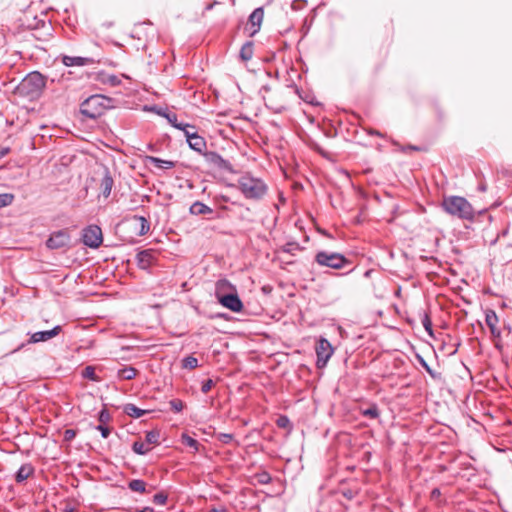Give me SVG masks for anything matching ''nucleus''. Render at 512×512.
<instances>
[{
  "instance_id": "53",
  "label": "nucleus",
  "mask_w": 512,
  "mask_h": 512,
  "mask_svg": "<svg viewBox=\"0 0 512 512\" xmlns=\"http://www.w3.org/2000/svg\"><path fill=\"white\" fill-rule=\"evenodd\" d=\"M342 494L347 499H352L354 497V493L352 490L343 491Z\"/></svg>"
},
{
  "instance_id": "20",
  "label": "nucleus",
  "mask_w": 512,
  "mask_h": 512,
  "mask_svg": "<svg viewBox=\"0 0 512 512\" xmlns=\"http://www.w3.org/2000/svg\"><path fill=\"white\" fill-rule=\"evenodd\" d=\"M34 466L31 463H25L21 465V467L18 469V471L15 474V481L17 483H23L26 481L30 476L34 474Z\"/></svg>"
},
{
  "instance_id": "7",
  "label": "nucleus",
  "mask_w": 512,
  "mask_h": 512,
  "mask_svg": "<svg viewBox=\"0 0 512 512\" xmlns=\"http://www.w3.org/2000/svg\"><path fill=\"white\" fill-rule=\"evenodd\" d=\"M204 160L208 166L219 171L234 173L232 164L224 159L219 153L215 151H205L203 154Z\"/></svg>"
},
{
  "instance_id": "11",
  "label": "nucleus",
  "mask_w": 512,
  "mask_h": 512,
  "mask_svg": "<svg viewBox=\"0 0 512 512\" xmlns=\"http://www.w3.org/2000/svg\"><path fill=\"white\" fill-rule=\"evenodd\" d=\"M218 302L232 312L238 313L243 309V303L237 294V290L232 294L223 295Z\"/></svg>"
},
{
  "instance_id": "31",
  "label": "nucleus",
  "mask_w": 512,
  "mask_h": 512,
  "mask_svg": "<svg viewBox=\"0 0 512 512\" xmlns=\"http://www.w3.org/2000/svg\"><path fill=\"white\" fill-rule=\"evenodd\" d=\"M198 359L194 356H186L182 359V368L184 369H195L198 367Z\"/></svg>"
},
{
  "instance_id": "44",
  "label": "nucleus",
  "mask_w": 512,
  "mask_h": 512,
  "mask_svg": "<svg viewBox=\"0 0 512 512\" xmlns=\"http://www.w3.org/2000/svg\"><path fill=\"white\" fill-rule=\"evenodd\" d=\"M96 429H97L98 431H100L101 436H102L103 438H108V437H109V435H110V433H111V430H110V428H109L107 425H98V426L96 427Z\"/></svg>"
},
{
  "instance_id": "34",
  "label": "nucleus",
  "mask_w": 512,
  "mask_h": 512,
  "mask_svg": "<svg viewBox=\"0 0 512 512\" xmlns=\"http://www.w3.org/2000/svg\"><path fill=\"white\" fill-rule=\"evenodd\" d=\"M362 415L371 419H376L380 416L378 406L376 404L370 405L367 409L362 410Z\"/></svg>"
},
{
  "instance_id": "56",
  "label": "nucleus",
  "mask_w": 512,
  "mask_h": 512,
  "mask_svg": "<svg viewBox=\"0 0 512 512\" xmlns=\"http://www.w3.org/2000/svg\"><path fill=\"white\" fill-rule=\"evenodd\" d=\"M135 512H154V509L151 507H144L143 509L136 510Z\"/></svg>"
},
{
  "instance_id": "48",
  "label": "nucleus",
  "mask_w": 512,
  "mask_h": 512,
  "mask_svg": "<svg viewBox=\"0 0 512 512\" xmlns=\"http://www.w3.org/2000/svg\"><path fill=\"white\" fill-rule=\"evenodd\" d=\"M298 244L295 243H287L284 247L285 252H291L293 249H298Z\"/></svg>"
},
{
  "instance_id": "61",
  "label": "nucleus",
  "mask_w": 512,
  "mask_h": 512,
  "mask_svg": "<svg viewBox=\"0 0 512 512\" xmlns=\"http://www.w3.org/2000/svg\"><path fill=\"white\" fill-rule=\"evenodd\" d=\"M111 81H112V83H115V81H116V77H115V76H113V77L111 78Z\"/></svg>"
},
{
  "instance_id": "58",
  "label": "nucleus",
  "mask_w": 512,
  "mask_h": 512,
  "mask_svg": "<svg viewBox=\"0 0 512 512\" xmlns=\"http://www.w3.org/2000/svg\"><path fill=\"white\" fill-rule=\"evenodd\" d=\"M287 90H291L293 91L294 93H297L298 92V89L295 85H290V86H287L286 87Z\"/></svg>"
},
{
  "instance_id": "33",
  "label": "nucleus",
  "mask_w": 512,
  "mask_h": 512,
  "mask_svg": "<svg viewBox=\"0 0 512 512\" xmlns=\"http://www.w3.org/2000/svg\"><path fill=\"white\" fill-rule=\"evenodd\" d=\"M181 441H182V444H184L185 446L190 447V448L194 449L195 451H198L200 444L196 439L192 438L191 436H189L187 434H183L181 437Z\"/></svg>"
},
{
  "instance_id": "60",
  "label": "nucleus",
  "mask_w": 512,
  "mask_h": 512,
  "mask_svg": "<svg viewBox=\"0 0 512 512\" xmlns=\"http://www.w3.org/2000/svg\"><path fill=\"white\" fill-rule=\"evenodd\" d=\"M373 272V270H367L365 273H364V276L365 277H370L371 273Z\"/></svg>"
},
{
  "instance_id": "55",
  "label": "nucleus",
  "mask_w": 512,
  "mask_h": 512,
  "mask_svg": "<svg viewBox=\"0 0 512 512\" xmlns=\"http://www.w3.org/2000/svg\"><path fill=\"white\" fill-rule=\"evenodd\" d=\"M355 268H356V267H353V268H351L350 270H348V271H347V272H345V273H335L334 275H336V276H344V275H348V274L352 273V272L355 270Z\"/></svg>"
},
{
  "instance_id": "30",
  "label": "nucleus",
  "mask_w": 512,
  "mask_h": 512,
  "mask_svg": "<svg viewBox=\"0 0 512 512\" xmlns=\"http://www.w3.org/2000/svg\"><path fill=\"white\" fill-rule=\"evenodd\" d=\"M160 433L157 430H151L145 434V443L149 445H156L159 443Z\"/></svg>"
},
{
  "instance_id": "13",
  "label": "nucleus",
  "mask_w": 512,
  "mask_h": 512,
  "mask_svg": "<svg viewBox=\"0 0 512 512\" xmlns=\"http://www.w3.org/2000/svg\"><path fill=\"white\" fill-rule=\"evenodd\" d=\"M62 331V327L60 325H56L51 330L46 331H38L33 333L28 340V343H38L45 342L53 337L57 336Z\"/></svg>"
},
{
  "instance_id": "51",
  "label": "nucleus",
  "mask_w": 512,
  "mask_h": 512,
  "mask_svg": "<svg viewBox=\"0 0 512 512\" xmlns=\"http://www.w3.org/2000/svg\"><path fill=\"white\" fill-rule=\"evenodd\" d=\"M10 152L9 147H2L0 148V159L5 157Z\"/></svg>"
},
{
  "instance_id": "24",
  "label": "nucleus",
  "mask_w": 512,
  "mask_h": 512,
  "mask_svg": "<svg viewBox=\"0 0 512 512\" xmlns=\"http://www.w3.org/2000/svg\"><path fill=\"white\" fill-rule=\"evenodd\" d=\"M123 411L126 415L136 419L148 413L147 410L140 409L132 403L125 404L123 407Z\"/></svg>"
},
{
  "instance_id": "41",
  "label": "nucleus",
  "mask_w": 512,
  "mask_h": 512,
  "mask_svg": "<svg viewBox=\"0 0 512 512\" xmlns=\"http://www.w3.org/2000/svg\"><path fill=\"white\" fill-rule=\"evenodd\" d=\"M169 404L175 413L181 412L184 408V403L180 399H172Z\"/></svg>"
},
{
  "instance_id": "26",
  "label": "nucleus",
  "mask_w": 512,
  "mask_h": 512,
  "mask_svg": "<svg viewBox=\"0 0 512 512\" xmlns=\"http://www.w3.org/2000/svg\"><path fill=\"white\" fill-rule=\"evenodd\" d=\"M138 374V370L132 366H125L118 370L117 376L121 380H132Z\"/></svg>"
},
{
  "instance_id": "16",
  "label": "nucleus",
  "mask_w": 512,
  "mask_h": 512,
  "mask_svg": "<svg viewBox=\"0 0 512 512\" xmlns=\"http://www.w3.org/2000/svg\"><path fill=\"white\" fill-rule=\"evenodd\" d=\"M190 149L203 154L206 151L207 143L204 137L200 136L198 132L189 134L186 140Z\"/></svg>"
},
{
  "instance_id": "32",
  "label": "nucleus",
  "mask_w": 512,
  "mask_h": 512,
  "mask_svg": "<svg viewBox=\"0 0 512 512\" xmlns=\"http://www.w3.org/2000/svg\"><path fill=\"white\" fill-rule=\"evenodd\" d=\"M81 374H82L83 378H86V379H89V380H92V381H95V382L100 381V378L96 375L95 368L93 366H86L82 370Z\"/></svg>"
},
{
  "instance_id": "42",
  "label": "nucleus",
  "mask_w": 512,
  "mask_h": 512,
  "mask_svg": "<svg viewBox=\"0 0 512 512\" xmlns=\"http://www.w3.org/2000/svg\"><path fill=\"white\" fill-rule=\"evenodd\" d=\"M217 439L223 444H229L233 440V434L220 433L217 435Z\"/></svg>"
},
{
  "instance_id": "35",
  "label": "nucleus",
  "mask_w": 512,
  "mask_h": 512,
  "mask_svg": "<svg viewBox=\"0 0 512 512\" xmlns=\"http://www.w3.org/2000/svg\"><path fill=\"white\" fill-rule=\"evenodd\" d=\"M178 130L182 131L184 133V136L186 137V140L188 139L189 134H194L197 132V128L195 125L183 122L179 126Z\"/></svg>"
},
{
  "instance_id": "37",
  "label": "nucleus",
  "mask_w": 512,
  "mask_h": 512,
  "mask_svg": "<svg viewBox=\"0 0 512 512\" xmlns=\"http://www.w3.org/2000/svg\"><path fill=\"white\" fill-rule=\"evenodd\" d=\"M14 200V195L10 193H2L0 194V208L7 207L12 204Z\"/></svg>"
},
{
  "instance_id": "25",
  "label": "nucleus",
  "mask_w": 512,
  "mask_h": 512,
  "mask_svg": "<svg viewBox=\"0 0 512 512\" xmlns=\"http://www.w3.org/2000/svg\"><path fill=\"white\" fill-rule=\"evenodd\" d=\"M254 53V44L252 41H247L240 49L239 57L242 61L247 62L252 59Z\"/></svg>"
},
{
  "instance_id": "1",
  "label": "nucleus",
  "mask_w": 512,
  "mask_h": 512,
  "mask_svg": "<svg viewBox=\"0 0 512 512\" xmlns=\"http://www.w3.org/2000/svg\"><path fill=\"white\" fill-rule=\"evenodd\" d=\"M442 209L450 216L464 221H475L477 216L486 213V210L476 212L472 204L462 196H445L441 202Z\"/></svg>"
},
{
  "instance_id": "50",
  "label": "nucleus",
  "mask_w": 512,
  "mask_h": 512,
  "mask_svg": "<svg viewBox=\"0 0 512 512\" xmlns=\"http://www.w3.org/2000/svg\"><path fill=\"white\" fill-rule=\"evenodd\" d=\"M209 512H227L225 506L212 507Z\"/></svg>"
},
{
  "instance_id": "18",
  "label": "nucleus",
  "mask_w": 512,
  "mask_h": 512,
  "mask_svg": "<svg viewBox=\"0 0 512 512\" xmlns=\"http://www.w3.org/2000/svg\"><path fill=\"white\" fill-rule=\"evenodd\" d=\"M236 287L227 279H219L215 284V297L218 301L223 295L232 294Z\"/></svg>"
},
{
  "instance_id": "38",
  "label": "nucleus",
  "mask_w": 512,
  "mask_h": 512,
  "mask_svg": "<svg viewBox=\"0 0 512 512\" xmlns=\"http://www.w3.org/2000/svg\"><path fill=\"white\" fill-rule=\"evenodd\" d=\"M422 325L425 328L426 332L430 336H433L432 321H431L430 316L427 313H425L423 318H422Z\"/></svg>"
},
{
  "instance_id": "52",
  "label": "nucleus",
  "mask_w": 512,
  "mask_h": 512,
  "mask_svg": "<svg viewBox=\"0 0 512 512\" xmlns=\"http://www.w3.org/2000/svg\"><path fill=\"white\" fill-rule=\"evenodd\" d=\"M367 132L369 135L383 137V134L380 131L375 130V129H369Z\"/></svg>"
},
{
  "instance_id": "23",
  "label": "nucleus",
  "mask_w": 512,
  "mask_h": 512,
  "mask_svg": "<svg viewBox=\"0 0 512 512\" xmlns=\"http://www.w3.org/2000/svg\"><path fill=\"white\" fill-rule=\"evenodd\" d=\"M147 159L151 164H153L155 167L160 168V169L168 170V169L174 168L176 165V162H174V161L163 160L161 158L154 157V156H148Z\"/></svg>"
},
{
  "instance_id": "57",
  "label": "nucleus",
  "mask_w": 512,
  "mask_h": 512,
  "mask_svg": "<svg viewBox=\"0 0 512 512\" xmlns=\"http://www.w3.org/2000/svg\"><path fill=\"white\" fill-rule=\"evenodd\" d=\"M404 150H413V151H420L421 148L418 147V146H413V145H409L407 148H405Z\"/></svg>"
},
{
  "instance_id": "28",
  "label": "nucleus",
  "mask_w": 512,
  "mask_h": 512,
  "mask_svg": "<svg viewBox=\"0 0 512 512\" xmlns=\"http://www.w3.org/2000/svg\"><path fill=\"white\" fill-rule=\"evenodd\" d=\"M132 450L138 455H145L151 450V448L145 442L135 441L132 444Z\"/></svg>"
},
{
  "instance_id": "59",
  "label": "nucleus",
  "mask_w": 512,
  "mask_h": 512,
  "mask_svg": "<svg viewBox=\"0 0 512 512\" xmlns=\"http://www.w3.org/2000/svg\"><path fill=\"white\" fill-rule=\"evenodd\" d=\"M25 346L24 343L20 344L17 348H15L11 353H16L18 351H20L23 347Z\"/></svg>"
},
{
  "instance_id": "36",
  "label": "nucleus",
  "mask_w": 512,
  "mask_h": 512,
  "mask_svg": "<svg viewBox=\"0 0 512 512\" xmlns=\"http://www.w3.org/2000/svg\"><path fill=\"white\" fill-rule=\"evenodd\" d=\"M162 115L167 119L168 123L176 129H178L182 123V121L178 120V117L174 112H165Z\"/></svg>"
},
{
  "instance_id": "6",
  "label": "nucleus",
  "mask_w": 512,
  "mask_h": 512,
  "mask_svg": "<svg viewBox=\"0 0 512 512\" xmlns=\"http://www.w3.org/2000/svg\"><path fill=\"white\" fill-rule=\"evenodd\" d=\"M81 239L85 246L92 249H97L103 243L102 230L98 225H88L82 230Z\"/></svg>"
},
{
  "instance_id": "10",
  "label": "nucleus",
  "mask_w": 512,
  "mask_h": 512,
  "mask_svg": "<svg viewBox=\"0 0 512 512\" xmlns=\"http://www.w3.org/2000/svg\"><path fill=\"white\" fill-rule=\"evenodd\" d=\"M263 17L264 9L262 7L254 9L250 14L246 28L249 31L250 36H254L260 30Z\"/></svg>"
},
{
  "instance_id": "3",
  "label": "nucleus",
  "mask_w": 512,
  "mask_h": 512,
  "mask_svg": "<svg viewBox=\"0 0 512 512\" xmlns=\"http://www.w3.org/2000/svg\"><path fill=\"white\" fill-rule=\"evenodd\" d=\"M112 99L101 94L88 97L80 105V112L87 118L96 119L112 108Z\"/></svg>"
},
{
  "instance_id": "27",
  "label": "nucleus",
  "mask_w": 512,
  "mask_h": 512,
  "mask_svg": "<svg viewBox=\"0 0 512 512\" xmlns=\"http://www.w3.org/2000/svg\"><path fill=\"white\" fill-rule=\"evenodd\" d=\"M146 486V482L141 479H133L128 483L129 489L133 492L145 493Z\"/></svg>"
},
{
  "instance_id": "5",
  "label": "nucleus",
  "mask_w": 512,
  "mask_h": 512,
  "mask_svg": "<svg viewBox=\"0 0 512 512\" xmlns=\"http://www.w3.org/2000/svg\"><path fill=\"white\" fill-rule=\"evenodd\" d=\"M46 86V77L38 71L25 76L19 85L22 94L30 97L39 96Z\"/></svg>"
},
{
  "instance_id": "43",
  "label": "nucleus",
  "mask_w": 512,
  "mask_h": 512,
  "mask_svg": "<svg viewBox=\"0 0 512 512\" xmlns=\"http://www.w3.org/2000/svg\"><path fill=\"white\" fill-rule=\"evenodd\" d=\"M214 386V381L212 379H207L202 382L201 391L202 393H208L211 388Z\"/></svg>"
},
{
  "instance_id": "45",
  "label": "nucleus",
  "mask_w": 512,
  "mask_h": 512,
  "mask_svg": "<svg viewBox=\"0 0 512 512\" xmlns=\"http://www.w3.org/2000/svg\"><path fill=\"white\" fill-rule=\"evenodd\" d=\"M289 424H290V420L288 419L287 416H280L277 419V425L280 428H286L287 426H289Z\"/></svg>"
},
{
  "instance_id": "54",
  "label": "nucleus",
  "mask_w": 512,
  "mask_h": 512,
  "mask_svg": "<svg viewBox=\"0 0 512 512\" xmlns=\"http://www.w3.org/2000/svg\"><path fill=\"white\" fill-rule=\"evenodd\" d=\"M216 200L217 201H223V202H229L230 201L229 197L226 196V195H219V196L216 197Z\"/></svg>"
},
{
  "instance_id": "19",
  "label": "nucleus",
  "mask_w": 512,
  "mask_h": 512,
  "mask_svg": "<svg viewBox=\"0 0 512 512\" xmlns=\"http://www.w3.org/2000/svg\"><path fill=\"white\" fill-rule=\"evenodd\" d=\"M113 185H114V180H113L110 172L108 171V169H106L105 173L100 181V186H99L100 194L104 198H108L111 194Z\"/></svg>"
},
{
  "instance_id": "15",
  "label": "nucleus",
  "mask_w": 512,
  "mask_h": 512,
  "mask_svg": "<svg viewBox=\"0 0 512 512\" xmlns=\"http://www.w3.org/2000/svg\"><path fill=\"white\" fill-rule=\"evenodd\" d=\"M61 62L66 67L93 65L95 60L91 57L61 55Z\"/></svg>"
},
{
  "instance_id": "39",
  "label": "nucleus",
  "mask_w": 512,
  "mask_h": 512,
  "mask_svg": "<svg viewBox=\"0 0 512 512\" xmlns=\"http://www.w3.org/2000/svg\"><path fill=\"white\" fill-rule=\"evenodd\" d=\"M99 425H106L111 420V415L106 408H103L98 415Z\"/></svg>"
},
{
  "instance_id": "22",
  "label": "nucleus",
  "mask_w": 512,
  "mask_h": 512,
  "mask_svg": "<svg viewBox=\"0 0 512 512\" xmlns=\"http://www.w3.org/2000/svg\"><path fill=\"white\" fill-rule=\"evenodd\" d=\"M189 212L192 215H206V214H212L213 209L200 201H195L190 206Z\"/></svg>"
},
{
  "instance_id": "62",
  "label": "nucleus",
  "mask_w": 512,
  "mask_h": 512,
  "mask_svg": "<svg viewBox=\"0 0 512 512\" xmlns=\"http://www.w3.org/2000/svg\"><path fill=\"white\" fill-rule=\"evenodd\" d=\"M480 189H481L482 191H485V189H486V188H485V186H481V187H480Z\"/></svg>"
},
{
  "instance_id": "21",
  "label": "nucleus",
  "mask_w": 512,
  "mask_h": 512,
  "mask_svg": "<svg viewBox=\"0 0 512 512\" xmlns=\"http://www.w3.org/2000/svg\"><path fill=\"white\" fill-rule=\"evenodd\" d=\"M132 222H133L135 229H137V234L139 236H143V235L147 234L148 231L150 230V223L143 216H138V215L133 216Z\"/></svg>"
},
{
  "instance_id": "14",
  "label": "nucleus",
  "mask_w": 512,
  "mask_h": 512,
  "mask_svg": "<svg viewBox=\"0 0 512 512\" xmlns=\"http://www.w3.org/2000/svg\"><path fill=\"white\" fill-rule=\"evenodd\" d=\"M136 261L140 269L146 270L156 262L155 252L151 249L142 250L136 255Z\"/></svg>"
},
{
  "instance_id": "40",
  "label": "nucleus",
  "mask_w": 512,
  "mask_h": 512,
  "mask_svg": "<svg viewBox=\"0 0 512 512\" xmlns=\"http://www.w3.org/2000/svg\"><path fill=\"white\" fill-rule=\"evenodd\" d=\"M168 495L164 492H159L153 496V502L156 505H165L167 503Z\"/></svg>"
},
{
  "instance_id": "4",
  "label": "nucleus",
  "mask_w": 512,
  "mask_h": 512,
  "mask_svg": "<svg viewBox=\"0 0 512 512\" xmlns=\"http://www.w3.org/2000/svg\"><path fill=\"white\" fill-rule=\"evenodd\" d=\"M314 262L320 267H327L334 270L344 269L351 264V260L338 252L321 250L314 256Z\"/></svg>"
},
{
  "instance_id": "49",
  "label": "nucleus",
  "mask_w": 512,
  "mask_h": 512,
  "mask_svg": "<svg viewBox=\"0 0 512 512\" xmlns=\"http://www.w3.org/2000/svg\"><path fill=\"white\" fill-rule=\"evenodd\" d=\"M440 495H441V491H440V489H439V488H434V489L431 491L430 497H431V499H436V498H438Z\"/></svg>"
},
{
  "instance_id": "12",
  "label": "nucleus",
  "mask_w": 512,
  "mask_h": 512,
  "mask_svg": "<svg viewBox=\"0 0 512 512\" xmlns=\"http://www.w3.org/2000/svg\"><path fill=\"white\" fill-rule=\"evenodd\" d=\"M267 106L273 109L276 113H281L287 109L288 100L283 92L273 93L267 100Z\"/></svg>"
},
{
  "instance_id": "29",
  "label": "nucleus",
  "mask_w": 512,
  "mask_h": 512,
  "mask_svg": "<svg viewBox=\"0 0 512 512\" xmlns=\"http://www.w3.org/2000/svg\"><path fill=\"white\" fill-rule=\"evenodd\" d=\"M253 478L257 481V483L262 485L269 484L272 481V477L267 471L257 472L253 475Z\"/></svg>"
},
{
  "instance_id": "46",
  "label": "nucleus",
  "mask_w": 512,
  "mask_h": 512,
  "mask_svg": "<svg viewBox=\"0 0 512 512\" xmlns=\"http://www.w3.org/2000/svg\"><path fill=\"white\" fill-rule=\"evenodd\" d=\"M420 364L422 365V367L426 370V372L433 378H435V373L434 371L430 368V366L428 365V363L423 359V358H420Z\"/></svg>"
},
{
  "instance_id": "9",
  "label": "nucleus",
  "mask_w": 512,
  "mask_h": 512,
  "mask_svg": "<svg viewBox=\"0 0 512 512\" xmlns=\"http://www.w3.org/2000/svg\"><path fill=\"white\" fill-rule=\"evenodd\" d=\"M70 234L67 230H58L53 232L46 241V246L51 250H56L68 246Z\"/></svg>"
},
{
  "instance_id": "17",
  "label": "nucleus",
  "mask_w": 512,
  "mask_h": 512,
  "mask_svg": "<svg viewBox=\"0 0 512 512\" xmlns=\"http://www.w3.org/2000/svg\"><path fill=\"white\" fill-rule=\"evenodd\" d=\"M485 322H486V325L489 327L492 336L494 338H500L501 330L498 329V327H497L499 318L494 310L488 309L485 312Z\"/></svg>"
},
{
  "instance_id": "8",
  "label": "nucleus",
  "mask_w": 512,
  "mask_h": 512,
  "mask_svg": "<svg viewBox=\"0 0 512 512\" xmlns=\"http://www.w3.org/2000/svg\"><path fill=\"white\" fill-rule=\"evenodd\" d=\"M333 352L334 349L331 343L326 338L321 337L316 344L317 368L323 369L333 355Z\"/></svg>"
},
{
  "instance_id": "2",
  "label": "nucleus",
  "mask_w": 512,
  "mask_h": 512,
  "mask_svg": "<svg viewBox=\"0 0 512 512\" xmlns=\"http://www.w3.org/2000/svg\"><path fill=\"white\" fill-rule=\"evenodd\" d=\"M237 188L248 200L260 201L268 192V185L261 178L247 172L237 180Z\"/></svg>"
},
{
  "instance_id": "47",
  "label": "nucleus",
  "mask_w": 512,
  "mask_h": 512,
  "mask_svg": "<svg viewBox=\"0 0 512 512\" xmlns=\"http://www.w3.org/2000/svg\"><path fill=\"white\" fill-rule=\"evenodd\" d=\"M76 436L75 430L67 429L64 432V440L65 441H71Z\"/></svg>"
}]
</instances>
